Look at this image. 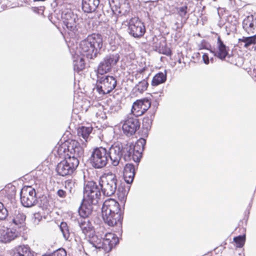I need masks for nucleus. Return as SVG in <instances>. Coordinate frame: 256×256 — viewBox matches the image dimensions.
<instances>
[{
    "label": "nucleus",
    "instance_id": "1",
    "mask_svg": "<svg viewBox=\"0 0 256 256\" xmlns=\"http://www.w3.org/2000/svg\"><path fill=\"white\" fill-rule=\"evenodd\" d=\"M58 152L59 155L64 156L56 166L58 174L63 176L72 174L79 164L78 156L84 152L79 142L75 140L64 142L58 146Z\"/></svg>",
    "mask_w": 256,
    "mask_h": 256
},
{
    "label": "nucleus",
    "instance_id": "2",
    "mask_svg": "<svg viewBox=\"0 0 256 256\" xmlns=\"http://www.w3.org/2000/svg\"><path fill=\"white\" fill-rule=\"evenodd\" d=\"M118 180L114 174L111 172L102 174L99 179V185L104 195L111 196L117 188Z\"/></svg>",
    "mask_w": 256,
    "mask_h": 256
},
{
    "label": "nucleus",
    "instance_id": "3",
    "mask_svg": "<svg viewBox=\"0 0 256 256\" xmlns=\"http://www.w3.org/2000/svg\"><path fill=\"white\" fill-rule=\"evenodd\" d=\"M117 82L112 76H98L96 88L100 94L105 95L110 94L116 87Z\"/></svg>",
    "mask_w": 256,
    "mask_h": 256
},
{
    "label": "nucleus",
    "instance_id": "4",
    "mask_svg": "<svg viewBox=\"0 0 256 256\" xmlns=\"http://www.w3.org/2000/svg\"><path fill=\"white\" fill-rule=\"evenodd\" d=\"M90 160L92 166L96 168L105 166L108 162V150L102 146L94 148Z\"/></svg>",
    "mask_w": 256,
    "mask_h": 256
},
{
    "label": "nucleus",
    "instance_id": "5",
    "mask_svg": "<svg viewBox=\"0 0 256 256\" xmlns=\"http://www.w3.org/2000/svg\"><path fill=\"white\" fill-rule=\"evenodd\" d=\"M146 142L144 138H140L134 144L130 145L124 154L125 159L128 160H132L136 162H140Z\"/></svg>",
    "mask_w": 256,
    "mask_h": 256
},
{
    "label": "nucleus",
    "instance_id": "6",
    "mask_svg": "<svg viewBox=\"0 0 256 256\" xmlns=\"http://www.w3.org/2000/svg\"><path fill=\"white\" fill-rule=\"evenodd\" d=\"M101 194L100 190L94 181L88 182L84 188V200L91 203H98Z\"/></svg>",
    "mask_w": 256,
    "mask_h": 256
},
{
    "label": "nucleus",
    "instance_id": "7",
    "mask_svg": "<svg viewBox=\"0 0 256 256\" xmlns=\"http://www.w3.org/2000/svg\"><path fill=\"white\" fill-rule=\"evenodd\" d=\"M35 189L31 186H24L20 191V201L25 207H31L37 202Z\"/></svg>",
    "mask_w": 256,
    "mask_h": 256
},
{
    "label": "nucleus",
    "instance_id": "8",
    "mask_svg": "<svg viewBox=\"0 0 256 256\" xmlns=\"http://www.w3.org/2000/svg\"><path fill=\"white\" fill-rule=\"evenodd\" d=\"M128 29L130 34L136 38L142 37L146 32L144 24L138 17H134L130 20Z\"/></svg>",
    "mask_w": 256,
    "mask_h": 256
},
{
    "label": "nucleus",
    "instance_id": "9",
    "mask_svg": "<svg viewBox=\"0 0 256 256\" xmlns=\"http://www.w3.org/2000/svg\"><path fill=\"white\" fill-rule=\"evenodd\" d=\"M77 16L71 12L62 14L60 24L62 28L69 32H74L77 30Z\"/></svg>",
    "mask_w": 256,
    "mask_h": 256
},
{
    "label": "nucleus",
    "instance_id": "10",
    "mask_svg": "<svg viewBox=\"0 0 256 256\" xmlns=\"http://www.w3.org/2000/svg\"><path fill=\"white\" fill-rule=\"evenodd\" d=\"M151 100L147 98L138 100L135 101L131 109L132 114L136 116L144 114L150 107Z\"/></svg>",
    "mask_w": 256,
    "mask_h": 256
},
{
    "label": "nucleus",
    "instance_id": "11",
    "mask_svg": "<svg viewBox=\"0 0 256 256\" xmlns=\"http://www.w3.org/2000/svg\"><path fill=\"white\" fill-rule=\"evenodd\" d=\"M15 202L13 204V210H10L12 224L16 228L24 230L26 226V214L20 208L14 206Z\"/></svg>",
    "mask_w": 256,
    "mask_h": 256
},
{
    "label": "nucleus",
    "instance_id": "12",
    "mask_svg": "<svg viewBox=\"0 0 256 256\" xmlns=\"http://www.w3.org/2000/svg\"><path fill=\"white\" fill-rule=\"evenodd\" d=\"M118 242V238L115 234L111 232L107 233L102 239L100 250H103L104 253L109 252Z\"/></svg>",
    "mask_w": 256,
    "mask_h": 256
},
{
    "label": "nucleus",
    "instance_id": "13",
    "mask_svg": "<svg viewBox=\"0 0 256 256\" xmlns=\"http://www.w3.org/2000/svg\"><path fill=\"white\" fill-rule=\"evenodd\" d=\"M140 127V122L138 120L129 118L126 119L122 126L124 132L127 136H132L135 134Z\"/></svg>",
    "mask_w": 256,
    "mask_h": 256
},
{
    "label": "nucleus",
    "instance_id": "14",
    "mask_svg": "<svg viewBox=\"0 0 256 256\" xmlns=\"http://www.w3.org/2000/svg\"><path fill=\"white\" fill-rule=\"evenodd\" d=\"M78 224L86 237H90L94 234L95 229L88 218H80L78 220Z\"/></svg>",
    "mask_w": 256,
    "mask_h": 256
},
{
    "label": "nucleus",
    "instance_id": "15",
    "mask_svg": "<svg viewBox=\"0 0 256 256\" xmlns=\"http://www.w3.org/2000/svg\"><path fill=\"white\" fill-rule=\"evenodd\" d=\"M229 47L226 46L219 36L217 38L216 46L214 52V56L221 60H224L228 55Z\"/></svg>",
    "mask_w": 256,
    "mask_h": 256
},
{
    "label": "nucleus",
    "instance_id": "16",
    "mask_svg": "<svg viewBox=\"0 0 256 256\" xmlns=\"http://www.w3.org/2000/svg\"><path fill=\"white\" fill-rule=\"evenodd\" d=\"M102 212L113 214H122L118 202L112 198H108L105 200L102 207Z\"/></svg>",
    "mask_w": 256,
    "mask_h": 256
},
{
    "label": "nucleus",
    "instance_id": "17",
    "mask_svg": "<svg viewBox=\"0 0 256 256\" xmlns=\"http://www.w3.org/2000/svg\"><path fill=\"white\" fill-rule=\"evenodd\" d=\"M107 213L106 214V212H102V218L106 224L110 226L122 224V214Z\"/></svg>",
    "mask_w": 256,
    "mask_h": 256
},
{
    "label": "nucleus",
    "instance_id": "18",
    "mask_svg": "<svg viewBox=\"0 0 256 256\" xmlns=\"http://www.w3.org/2000/svg\"><path fill=\"white\" fill-rule=\"evenodd\" d=\"M84 40L80 44L81 54L88 58L92 59L96 57L98 52L90 44H88Z\"/></svg>",
    "mask_w": 256,
    "mask_h": 256
},
{
    "label": "nucleus",
    "instance_id": "19",
    "mask_svg": "<svg viewBox=\"0 0 256 256\" xmlns=\"http://www.w3.org/2000/svg\"><path fill=\"white\" fill-rule=\"evenodd\" d=\"M122 156V149L119 146H112L108 150V159L111 160L112 164L114 166L118 164Z\"/></svg>",
    "mask_w": 256,
    "mask_h": 256
},
{
    "label": "nucleus",
    "instance_id": "20",
    "mask_svg": "<svg viewBox=\"0 0 256 256\" xmlns=\"http://www.w3.org/2000/svg\"><path fill=\"white\" fill-rule=\"evenodd\" d=\"M19 234L16 230L10 228L0 230V242L4 244L10 242L18 238Z\"/></svg>",
    "mask_w": 256,
    "mask_h": 256
},
{
    "label": "nucleus",
    "instance_id": "21",
    "mask_svg": "<svg viewBox=\"0 0 256 256\" xmlns=\"http://www.w3.org/2000/svg\"><path fill=\"white\" fill-rule=\"evenodd\" d=\"M87 42V44L92 45L98 52L101 49L103 44L102 38V36L98 34H92L88 35L87 38L84 39Z\"/></svg>",
    "mask_w": 256,
    "mask_h": 256
},
{
    "label": "nucleus",
    "instance_id": "22",
    "mask_svg": "<svg viewBox=\"0 0 256 256\" xmlns=\"http://www.w3.org/2000/svg\"><path fill=\"white\" fill-rule=\"evenodd\" d=\"M242 28L248 34L256 32V18L252 15L247 16L242 21Z\"/></svg>",
    "mask_w": 256,
    "mask_h": 256
},
{
    "label": "nucleus",
    "instance_id": "23",
    "mask_svg": "<svg viewBox=\"0 0 256 256\" xmlns=\"http://www.w3.org/2000/svg\"><path fill=\"white\" fill-rule=\"evenodd\" d=\"M96 203H91L84 199L83 202L80 206L78 213L80 218H88L92 212V204Z\"/></svg>",
    "mask_w": 256,
    "mask_h": 256
},
{
    "label": "nucleus",
    "instance_id": "24",
    "mask_svg": "<svg viewBox=\"0 0 256 256\" xmlns=\"http://www.w3.org/2000/svg\"><path fill=\"white\" fill-rule=\"evenodd\" d=\"M135 176V168L133 164H127L124 168V178L128 184L132 182Z\"/></svg>",
    "mask_w": 256,
    "mask_h": 256
},
{
    "label": "nucleus",
    "instance_id": "25",
    "mask_svg": "<svg viewBox=\"0 0 256 256\" xmlns=\"http://www.w3.org/2000/svg\"><path fill=\"white\" fill-rule=\"evenodd\" d=\"M100 2V0H82V9L85 12H92L95 11Z\"/></svg>",
    "mask_w": 256,
    "mask_h": 256
},
{
    "label": "nucleus",
    "instance_id": "26",
    "mask_svg": "<svg viewBox=\"0 0 256 256\" xmlns=\"http://www.w3.org/2000/svg\"><path fill=\"white\" fill-rule=\"evenodd\" d=\"M182 6L176 8L178 14L182 18H186V16L194 4L192 2H180Z\"/></svg>",
    "mask_w": 256,
    "mask_h": 256
},
{
    "label": "nucleus",
    "instance_id": "27",
    "mask_svg": "<svg viewBox=\"0 0 256 256\" xmlns=\"http://www.w3.org/2000/svg\"><path fill=\"white\" fill-rule=\"evenodd\" d=\"M30 249L27 246H18L10 251V256H26L29 252Z\"/></svg>",
    "mask_w": 256,
    "mask_h": 256
},
{
    "label": "nucleus",
    "instance_id": "28",
    "mask_svg": "<svg viewBox=\"0 0 256 256\" xmlns=\"http://www.w3.org/2000/svg\"><path fill=\"white\" fill-rule=\"evenodd\" d=\"M93 130V128L92 126H80L77 129V134L78 136L80 138H84V140L86 141H88V139L91 134L92 130Z\"/></svg>",
    "mask_w": 256,
    "mask_h": 256
},
{
    "label": "nucleus",
    "instance_id": "29",
    "mask_svg": "<svg viewBox=\"0 0 256 256\" xmlns=\"http://www.w3.org/2000/svg\"><path fill=\"white\" fill-rule=\"evenodd\" d=\"M60 228L64 239L66 240L70 241L72 238V232L70 230L67 223L64 222H62Z\"/></svg>",
    "mask_w": 256,
    "mask_h": 256
},
{
    "label": "nucleus",
    "instance_id": "30",
    "mask_svg": "<svg viewBox=\"0 0 256 256\" xmlns=\"http://www.w3.org/2000/svg\"><path fill=\"white\" fill-rule=\"evenodd\" d=\"M166 80V72H159L154 77L152 81V86H156L158 85L164 83Z\"/></svg>",
    "mask_w": 256,
    "mask_h": 256
},
{
    "label": "nucleus",
    "instance_id": "31",
    "mask_svg": "<svg viewBox=\"0 0 256 256\" xmlns=\"http://www.w3.org/2000/svg\"><path fill=\"white\" fill-rule=\"evenodd\" d=\"M120 0H109V2L112 7L115 8L116 9L119 8L118 10L120 13L122 12V10H123L124 6L126 5L127 9L124 12H128L130 10V6L128 3L124 4H121L120 3Z\"/></svg>",
    "mask_w": 256,
    "mask_h": 256
},
{
    "label": "nucleus",
    "instance_id": "32",
    "mask_svg": "<svg viewBox=\"0 0 256 256\" xmlns=\"http://www.w3.org/2000/svg\"><path fill=\"white\" fill-rule=\"evenodd\" d=\"M120 60V55L118 53H114L107 55L104 58V60L110 67L116 65Z\"/></svg>",
    "mask_w": 256,
    "mask_h": 256
},
{
    "label": "nucleus",
    "instance_id": "33",
    "mask_svg": "<svg viewBox=\"0 0 256 256\" xmlns=\"http://www.w3.org/2000/svg\"><path fill=\"white\" fill-rule=\"evenodd\" d=\"M112 68L104 60L100 62L98 64L97 68L96 74L98 76V75H104L111 70Z\"/></svg>",
    "mask_w": 256,
    "mask_h": 256
},
{
    "label": "nucleus",
    "instance_id": "34",
    "mask_svg": "<svg viewBox=\"0 0 256 256\" xmlns=\"http://www.w3.org/2000/svg\"><path fill=\"white\" fill-rule=\"evenodd\" d=\"M149 74L146 76L142 81L140 82L135 86L136 89L140 93H142L146 91L148 86V78Z\"/></svg>",
    "mask_w": 256,
    "mask_h": 256
},
{
    "label": "nucleus",
    "instance_id": "35",
    "mask_svg": "<svg viewBox=\"0 0 256 256\" xmlns=\"http://www.w3.org/2000/svg\"><path fill=\"white\" fill-rule=\"evenodd\" d=\"M85 67L86 63L83 58H78L74 61V70L78 72L83 70L85 68Z\"/></svg>",
    "mask_w": 256,
    "mask_h": 256
},
{
    "label": "nucleus",
    "instance_id": "36",
    "mask_svg": "<svg viewBox=\"0 0 256 256\" xmlns=\"http://www.w3.org/2000/svg\"><path fill=\"white\" fill-rule=\"evenodd\" d=\"M89 238V241L92 244L93 246L100 250L101 244L102 242V239L98 238L94 234L92 236L88 237Z\"/></svg>",
    "mask_w": 256,
    "mask_h": 256
},
{
    "label": "nucleus",
    "instance_id": "37",
    "mask_svg": "<svg viewBox=\"0 0 256 256\" xmlns=\"http://www.w3.org/2000/svg\"><path fill=\"white\" fill-rule=\"evenodd\" d=\"M156 50L160 54L166 55L168 56H171L172 55L171 49L166 44H160L158 47H156Z\"/></svg>",
    "mask_w": 256,
    "mask_h": 256
},
{
    "label": "nucleus",
    "instance_id": "38",
    "mask_svg": "<svg viewBox=\"0 0 256 256\" xmlns=\"http://www.w3.org/2000/svg\"><path fill=\"white\" fill-rule=\"evenodd\" d=\"M246 240V234L239 236L234 238V242L236 243L237 248H241L244 245Z\"/></svg>",
    "mask_w": 256,
    "mask_h": 256
},
{
    "label": "nucleus",
    "instance_id": "39",
    "mask_svg": "<svg viewBox=\"0 0 256 256\" xmlns=\"http://www.w3.org/2000/svg\"><path fill=\"white\" fill-rule=\"evenodd\" d=\"M240 41L245 43L244 47L247 48L252 44H256V34L252 36L243 37L239 40Z\"/></svg>",
    "mask_w": 256,
    "mask_h": 256
},
{
    "label": "nucleus",
    "instance_id": "40",
    "mask_svg": "<svg viewBox=\"0 0 256 256\" xmlns=\"http://www.w3.org/2000/svg\"><path fill=\"white\" fill-rule=\"evenodd\" d=\"M154 118V115L152 114H150L149 116H144L142 120V126L146 128H150Z\"/></svg>",
    "mask_w": 256,
    "mask_h": 256
},
{
    "label": "nucleus",
    "instance_id": "41",
    "mask_svg": "<svg viewBox=\"0 0 256 256\" xmlns=\"http://www.w3.org/2000/svg\"><path fill=\"white\" fill-rule=\"evenodd\" d=\"M8 210L4 204L0 202V220H4L8 216Z\"/></svg>",
    "mask_w": 256,
    "mask_h": 256
},
{
    "label": "nucleus",
    "instance_id": "42",
    "mask_svg": "<svg viewBox=\"0 0 256 256\" xmlns=\"http://www.w3.org/2000/svg\"><path fill=\"white\" fill-rule=\"evenodd\" d=\"M148 70V68L146 67H144L138 70H137L135 77L136 78H144L146 76V72ZM148 75H147L148 76Z\"/></svg>",
    "mask_w": 256,
    "mask_h": 256
},
{
    "label": "nucleus",
    "instance_id": "43",
    "mask_svg": "<svg viewBox=\"0 0 256 256\" xmlns=\"http://www.w3.org/2000/svg\"><path fill=\"white\" fill-rule=\"evenodd\" d=\"M116 194L119 200L122 202H126L127 194L125 190H118Z\"/></svg>",
    "mask_w": 256,
    "mask_h": 256
},
{
    "label": "nucleus",
    "instance_id": "44",
    "mask_svg": "<svg viewBox=\"0 0 256 256\" xmlns=\"http://www.w3.org/2000/svg\"><path fill=\"white\" fill-rule=\"evenodd\" d=\"M51 254L52 256H67L66 250L62 248H58Z\"/></svg>",
    "mask_w": 256,
    "mask_h": 256
},
{
    "label": "nucleus",
    "instance_id": "45",
    "mask_svg": "<svg viewBox=\"0 0 256 256\" xmlns=\"http://www.w3.org/2000/svg\"><path fill=\"white\" fill-rule=\"evenodd\" d=\"M57 194L60 197V198H65L66 196V192L62 190H59L57 192Z\"/></svg>",
    "mask_w": 256,
    "mask_h": 256
},
{
    "label": "nucleus",
    "instance_id": "46",
    "mask_svg": "<svg viewBox=\"0 0 256 256\" xmlns=\"http://www.w3.org/2000/svg\"><path fill=\"white\" fill-rule=\"evenodd\" d=\"M34 218L35 221L40 222L42 219V216L40 212H36L34 214Z\"/></svg>",
    "mask_w": 256,
    "mask_h": 256
},
{
    "label": "nucleus",
    "instance_id": "47",
    "mask_svg": "<svg viewBox=\"0 0 256 256\" xmlns=\"http://www.w3.org/2000/svg\"><path fill=\"white\" fill-rule=\"evenodd\" d=\"M202 60L206 64H209V58L207 54H204L202 56Z\"/></svg>",
    "mask_w": 256,
    "mask_h": 256
},
{
    "label": "nucleus",
    "instance_id": "48",
    "mask_svg": "<svg viewBox=\"0 0 256 256\" xmlns=\"http://www.w3.org/2000/svg\"><path fill=\"white\" fill-rule=\"evenodd\" d=\"M45 201H46V204L45 206H42V208H45V209H46H46H48V200H45Z\"/></svg>",
    "mask_w": 256,
    "mask_h": 256
},
{
    "label": "nucleus",
    "instance_id": "49",
    "mask_svg": "<svg viewBox=\"0 0 256 256\" xmlns=\"http://www.w3.org/2000/svg\"><path fill=\"white\" fill-rule=\"evenodd\" d=\"M72 183V182L70 180H67L65 182L66 185L68 184L69 185Z\"/></svg>",
    "mask_w": 256,
    "mask_h": 256
},
{
    "label": "nucleus",
    "instance_id": "50",
    "mask_svg": "<svg viewBox=\"0 0 256 256\" xmlns=\"http://www.w3.org/2000/svg\"><path fill=\"white\" fill-rule=\"evenodd\" d=\"M42 256H52V254L50 253V254H43Z\"/></svg>",
    "mask_w": 256,
    "mask_h": 256
}]
</instances>
